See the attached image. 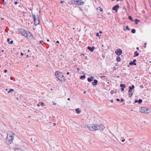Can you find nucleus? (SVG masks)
<instances>
[{"label":"nucleus","instance_id":"5701e85b","mask_svg":"<svg viewBox=\"0 0 151 151\" xmlns=\"http://www.w3.org/2000/svg\"><path fill=\"white\" fill-rule=\"evenodd\" d=\"M131 32L132 33H135V32H136V30H135V29H132L131 30Z\"/></svg>","mask_w":151,"mask_h":151},{"label":"nucleus","instance_id":"a18cd8bd","mask_svg":"<svg viewBox=\"0 0 151 151\" xmlns=\"http://www.w3.org/2000/svg\"><path fill=\"white\" fill-rule=\"evenodd\" d=\"M43 42V41H42V40L40 41V43H42Z\"/></svg>","mask_w":151,"mask_h":151},{"label":"nucleus","instance_id":"0eeeda50","mask_svg":"<svg viewBox=\"0 0 151 151\" xmlns=\"http://www.w3.org/2000/svg\"><path fill=\"white\" fill-rule=\"evenodd\" d=\"M84 3V1L82 0H76V5H83Z\"/></svg>","mask_w":151,"mask_h":151},{"label":"nucleus","instance_id":"9d476101","mask_svg":"<svg viewBox=\"0 0 151 151\" xmlns=\"http://www.w3.org/2000/svg\"><path fill=\"white\" fill-rule=\"evenodd\" d=\"M95 48L94 46H92V47L88 46V47L87 49L90 50L91 52H92L93 51Z\"/></svg>","mask_w":151,"mask_h":151},{"label":"nucleus","instance_id":"bf43d9fd","mask_svg":"<svg viewBox=\"0 0 151 151\" xmlns=\"http://www.w3.org/2000/svg\"><path fill=\"white\" fill-rule=\"evenodd\" d=\"M63 1H60V3H61V4L63 3Z\"/></svg>","mask_w":151,"mask_h":151},{"label":"nucleus","instance_id":"69168bd1","mask_svg":"<svg viewBox=\"0 0 151 151\" xmlns=\"http://www.w3.org/2000/svg\"><path fill=\"white\" fill-rule=\"evenodd\" d=\"M22 96H19V98L20 99H21V98H22Z\"/></svg>","mask_w":151,"mask_h":151},{"label":"nucleus","instance_id":"de8ad7c7","mask_svg":"<svg viewBox=\"0 0 151 151\" xmlns=\"http://www.w3.org/2000/svg\"><path fill=\"white\" fill-rule=\"evenodd\" d=\"M125 141V139H124L122 140V142H123Z\"/></svg>","mask_w":151,"mask_h":151},{"label":"nucleus","instance_id":"6e6552de","mask_svg":"<svg viewBox=\"0 0 151 151\" xmlns=\"http://www.w3.org/2000/svg\"><path fill=\"white\" fill-rule=\"evenodd\" d=\"M115 52L116 55H120L122 53V50L120 49L116 50L115 51Z\"/></svg>","mask_w":151,"mask_h":151},{"label":"nucleus","instance_id":"58836bf2","mask_svg":"<svg viewBox=\"0 0 151 151\" xmlns=\"http://www.w3.org/2000/svg\"><path fill=\"white\" fill-rule=\"evenodd\" d=\"M136 61V59H134L133 60V62H134V63H135V62Z\"/></svg>","mask_w":151,"mask_h":151},{"label":"nucleus","instance_id":"5fc2aeb1","mask_svg":"<svg viewBox=\"0 0 151 151\" xmlns=\"http://www.w3.org/2000/svg\"><path fill=\"white\" fill-rule=\"evenodd\" d=\"M111 102L112 103L113 101V100H111Z\"/></svg>","mask_w":151,"mask_h":151},{"label":"nucleus","instance_id":"393cba45","mask_svg":"<svg viewBox=\"0 0 151 151\" xmlns=\"http://www.w3.org/2000/svg\"><path fill=\"white\" fill-rule=\"evenodd\" d=\"M14 91V90L13 89H10L9 91H8V93H10L11 92Z\"/></svg>","mask_w":151,"mask_h":151},{"label":"nucleus","instance_id":"72a5a7b5","mask_svg":"<svg viewBox=\"0 0 151 151\" xmlns=\"http://www.w3.org/2000/svg\"><path fill=\"white\" fill-rule=\"evenodd\" d=\"M10 40L9 38H8L7 39V41L8 42H9H9H10Z\"/></svg>","mask_w":151,"mask_h":151},{"label":"nucleus","instance_id":"79ce46f5","mask_svg":"<svg viewBox=\"0 0 151 151\" xmlns=\"http://www.w3.org/2000/svg\"><path fill=\"white\" fill-rule=\"evenodd\" d=\"M99 10L101 12H102L103 11V9L102 8H101Z\"/></svg>","mask_w":151,"mask_h":151},{"label":"nucleus","instance_id":"052dcab7","mask_svg":"<svg viewBox=\"0 0 151 151\" xmlns=\"http://www.w3.org/2000/svg\"><path fill=\"white\" fill-rule=\"evenodd\" d=\"M99 33H102V32L101 31H100L99 32Z\"/></svg>","mask_w":151,"mask_h":151},{"label":"nucleus","instance_id":"338daca9","mask_svg":"<svg viewBox=\"0 0 151 151\" xmlns=\"http://www.w3.org/2000/svg\"><path fill=\"white\" fill-rule=\"evenodd\" d=\"M135 24H137L138 23L137 22H135Z\"/></svg>","mask_w":151,"mask_h":151},{"label":"nucleus","instance_id":"4d7b16f0","mask_svg":"<svg viewBox=\"0 0 151 151\" xmlns=\"http://www.w3.org/2000/svg\"><path fill=\"white\" fill-rule=\"evenodd\" d=\"M37 106H40V105L39 104H37Z\"/></svg>","mask_w":151,"mask_h":151},{"label":"nucleus","instance_id":"13d9d810","mask_svg":"<svg viewBox=\"0 0 151 151\" xmlns=\"http://www.w3.org/2000/svg\"><path fill=\"white\" fill-rule=\"evenodd\" d=\"M56 124L55 123H54L53 124V126H55Z\"/></svg>","mask_w":151,"mask_h":151},{"label":"nucleus","instance_id":"774afa93","mask_svg":"<svg viewBox=\"0 0 151 151\" xmlns=\"http://www.w3.org/2000/svg\"><path fill=\"white\" fill-rule=\"evenodd\" d=\"M4 50H1V52H4Z\"/></svg>","mask_w":151,"mask_h":151},{"label":"nucleus","instance_id":"f704fd0d","mask_svg":"<svg viewBox=\"0 0 151 151\" xmlns=\"http://www.w3.org/2000/svg\"><path fill=\"white\" fill-rule=\"evenodd\" d=\"M96 36L97 37L99 36V33H97L96 34Z\"/></svg>","mask_w":151,"mask_h":151},{"label":"nucleus","instance_id":"a19ab883","mask_svg":"<svg viewBox=\"0 0 151 151\" xmlns=\"http://www.w3.org/2000/svg\"><path fill=\"white\" fill-rule=\"evenodd\" d=\"M14 3L15 5H17L18 4V2L17 1H15Z\"/></svg>","mask_w":151,"mask_h":151},{"label":"nucleus","instance_id":"f03ea898","mask_svg":"<svg viewBox=\"0 0 151 151\" xmlns=\"http://www.w3.org/2000/svg\"><path fill=\"white\" fill-rule=\"evenodd\" d=\"M55 75L56 77L61 81L64 82L65 81V78L63 73L56 71L55 73Z\"/></svg>","mask_w":151,"mask_h":151},{"label":"nucleus","instance_id":"bb28decb","mask_svg":"<svg viewBox=\"0 0 151 151\" xmlns=\"http://www.w3.org/2000/svg\"><path fill=\"white\" fill-rule=\"evenodd\" d=\"M86 78V76H85V75H83V76H81L80 77V78L81 79H83V78Z\"/></svg>","mask_w":151,"mask_h":151},{"label":"nucleus","instance_id":"ddd939ff","mask_svg":"<svg viewBox=\"0 0 151 151\" xmlns=\"http://www.w3.org/2000/svg\"><path fill=\"white\" fill-rule=\"evenodd\" d=\"M98 81L97 80H94V82H93L92 84L93 86H96L98 83Z\"/></svg>","mask_w":151,"mask_h":151},{"label":"nucleus","instance_id":"1a4fd4ad","mask_svg":"<svg viewBox=\"0 0 151 151\" xmlns=\"http://www.w3.org/2000/svg\"><path fill=\"white\" fill-rule=\"evenodd\" d=\"M97 127L98 128V129H99L100 130H103L105 128L101 124L98 125L97 124Z\"/></svg>","mask_w":151,"mask_h":151},{"label":"nucleus","instance_id":"864d4df0","mask_svg":"<svg viewBox=\"0 0 151 151\" xmlns=\"http://www.w3.org/2000/svg\"><path fill=\"white\" fill-rule=\"evenodd\" d=\"M56 43H59V42L58 41H57V42H56Z\"/></svg>","mask_w":151,"mask_h":151},{"label":"nucleus","instance_id":"ea45409f","mask_svg":"<svg viewBox=\"0 0 151 151\" xmlns=\"http://www.w3.org/2000/svg\"><path fill=\"white\" fill-rule=\"evenodd\" d=\"M7 70H5L4 71V72L5 73H6L7 72Z\"/></svg>","mask_w":151,"mask_h":151},{"label":"nucleus","instance_id":"e2e57ef3","mask_svg":"<svg viewBox=\"0 0 151 151\" xmlns=\"http://www.w3.org/2000/svg\"><path fill=\"white\" fill-rule=\"evenodd\" d=\"M86 93V91H84V92H83V93Z\"/></svg>","mask_w":151,"mask_h":151},{"label":"nucleus","instance_id":"37998d69","mask_svg":"<svg viewBox=\"0 0 151 151\" xmlns=\"http://www.w3.org/2000/svg\"><path fill=\"white\" fill-rule=\"evenodd\" d=\"M140 87L141 88H143V86L142 85H141L140 86Z\"/></svg>","mask_w":151,"mask_h":151},{"label":"nucleus","instance_id":"9b49d317","mask_svg":"<svg viewBox=\"0 0 151 151\" xmlns=\"http://www.w3.org/2000/svg\"><path fill=\"white\" fill-rule=\"evenodd\" d=\"M134 86L133 85H132L131 86H129L128 92H130V91H132V90L134 89Z\"/></svg>","mask_w":151,"mask_h":151},{"label":"nucleus","instance_id":"2f4dec72","mask_svg":"<svg viewBox=\"0 0 151 151\" xmlns=\"http://www.w3.org/2000/svg\"><path fill=\"white\" fill-rule=\"evenodd\" d=\"M146 45H147V43L146 42L144 43V47H146Z\"/></svg>","mask_w":151,"mask_h":151},{"label":"nucleus","instance_id":"f3484780","mask_svg":"<svg viewBox=\"0 0 151 151\" xmlns=\"http://www.w3.org/2000/svg\"><path fill=\"white\" fill-rule=\"evenodd\" d=\"M129 64L130 65H136V64L135 63H134L133 61H131L129 63Z\"/></svg>","mask_w":151,"mask_h":151},{"label":"nucleus","instance_id":"603ef678","mask_svg":"<svg viewBox=\"0 0 151 151\" xmlns=\"http://www.w3.org/2000/svg\"><path fill=\"white\" fill-rule=\"evenodd\" d=\"M116 101H120V100L119 99H116Z\"/></svg>","mask_w":151,"mask_h":151},{"label":"nucleus","instance_id":"dca6fc26","mask_svg":"<svg viewBox=\"0 0 151 151\" xmlns=\"http://www.w3.org/2000/svg\"><path fill=\"white\" fill-rule=\"evenodd\" d=\"M76 113L78 114H80L81 112V110L78 108H77L76 109Z\"/></svg>","mask_w":151,"mask_h":151},{"label":"nucleus","instance_id":"7ed1b4c3","mask_svg":"<svg viewBox=\"0 0 151 151\" xmlns=\"http://www.w3.org/2000/svg\"><path fill=\"white\" fill-rule=\"evenodd\" d=\"M22 35L26 37L28 39L30 40L33 38V36L29 31L25 30L21 34Z\"/></svg>","mask_w":151,"mask_h":151},{"label":"nucleus","instance_id":"aec40b11","mask_svg":"<svg viewBox=\"0 0 151 151\" xmlns=\"http://www.w3.org/2000/svg\"><path fill=\"white\" fill-rule=\"evenodd\" d=\"M120 86L121 87H123V88H124L126 87V85L125 84H121L120 85Z\"/></svg>","mask_w":151,"mask_h":151},{"label":"nucleus","instance_id":"4c0bfd02","mask_svg":"<svg viewBox=\"0 0 151 151\" xmlns=\"http://www.w3.org/2000/svg\"><path fill=\"white\" fill-rule=\"evenodd\" d=\"M135 21H137L138 22H140V20H138L137 19H136L135 20Z\"/></svg>","mask_w":151,"mask_h":151},{"label":"nucleus","instance_id":"b1692460","mask_svg":"<svg viewBox=\"0 0 151 151\" xmlns=\"http://www.w3.org/2000/svg\"><path fill=\"white\" fill-rule=\"evenodd\" d=\"M135 55L136 56H138L139 55V53H137V51H136L134 53V56H135Z\"/></svg>","mask_w":151,"mask_h":151},{"label":"nucleus","instance_id":"423d86ee","mask_svg":"<svg viewBox=\"0 0 151 151\" xmlns=\"http://www.w3.org/2000/svg\"><path fill=\"white\" fill-rule=\"evenodd\" d=\"M150 110L147 108L144 107H142L139 109V111L142 113L147 114L150 113Z\"/></svg>","mask_w":151,"mask_h":151},{"label":"nucleus","instance_id":"cd10ccee","mask_svg":"<svg viewBox=\"0 0 151 151\" xmlns=\"http://www.w3.org/2000/svg\"><path fill=\"white\" fill-rule=\"evenodd\" d=\"M142 100L141 99H139L138 101V103L140 104L142 102Z\"/></svg>","mask_w":151,"mask_h":151},{"label":"nucleus","instance_id":"680f3d73","mask_svg":"<svg viewBox=\"0 0 151 151\" xmlns=\"http://www.w3.org/2000/svg\"><path fill=\"white\" fill-rule=\"evenodd\" d=\"M139 47H137L136 48V49H137V50H138V49H139Z\"/></svg>","mask_w":151,"mask_h":151},{"label":"nucleus","instance_id":"c03bdc74","mask_svg":"<svg viewBox=\"0 0 151 151\" xmlns=\"http://www.w3.org/2000/svg\"><path fill=\"white\" fill-rule=\"evenodd\" d=\"M138 102V100H135V101H134V102H135V103H137V102Z\"/></svg>","mask_w":151,"mask_h":151},{"label":"nucleus","instance_id":"6e6d98bb","mask_svg":"<svg viewBox=\"0 0 151 151\" xmlns=\"http://www.w3.org/2000/svg\"><path fill=\"white\" fill-rule=\"evenodd\" d=\"M69 72H67V75H69Z\"/></svg>","mask_w":151,"mask_h":151},{"label":"nucleus","instance_id":"6ab92c4d","mask_svg":"<svg viewBox=\"0 0 151 151\" xmlns=\"http://www.w3.org/2000/svg\"><path fill=\"white\" fill-rule=\"evenodd\" d=\"M128 95L129 97H131L133 95V93L132 91L128 92Z\"/></svg>","mask_w":151,"mask_h":151},{"label":"nucleus","instance_id":"0e129e2a","mask_svg":"<svg viewBox=\"0 0 151 151\" xmlns=\"http://www.w3.org/2000/svg\"><path fill=\"white\" fill-rule=\"evenodd\" d=\"M68 100L69 101L70 100V99L69 98H68Z\"/></svg>","mask_w":151,"mask_h":151},{"label":"nucleus","instance_id":"8fccbe9b","mask_svg":"<svg viewBox=\"0 0 151 151\" xmlns=\"http://www.w3.org/2000/svg\"><path fill=\"white\" fill-rule=\"evenodd\" d=\"M77 70L78 71H79L80 70V69L79 68H77Z\"/></svg>","mask_w":151,"mask_h":151},{"label":"nucleus","instance_id":"20e7f679","mask_svg":"<svg viewBox=\"0 0 151 151\" xmlns=\"http://www.w3.org/2000/svg\"><path fill=\"white\" fill-rule=\"evenodd\" d=\"M87 128L91 131H94L98 129L97 124H91L87 125Z\"/></svg>","mask_w":151,"mask_h":151},{"label":"nucleus","instance_id":"a211bd4d","mask_svg":"<svg viewBox=\"0 0 151 151\" xmlns=\"http://www.w3.org/2000/svg\"><path fill=\"white\" fill-rule=\"evenodd\" d=\"M15 151H23L21 148H16L14 150Z\"/></svg>","mask_w":151,"mask_h":151},{"label":"nucleus","instance_id":"c85d7f7f","mask_svg":"<svg viewBox=\"0 0 151 151\" xmlns=\"http://www.w3.org/2000/svg\"><path fill=\"white\" fill-rule=\"evenodd\" d=\"M126 29L127 30H130V29L129 27L128 26H127L126 27Z\"/></svg>","mask_w":151,"mask_h":151},{"label":"nucleus","instance_id":"a878e982","mask_svg":"<svg viewBox=\"0 0 151 151\" xmlns=\"http://www.w3.org/2000/svg\"><path fill=\"white\" fill-rule=\"evenodd\" d=\"M129 19L132 21H133V20L132 17L131 16H129L128 17Z\"/></svg>","mask_w":151,"mask_h":151},{"label":"nucleus","instance_id":"412c9836","mask_svg":"<svg viewBox=\"0 0 151 151\" xmlns=\"http://www.w3.org/2000/svg\"><path fill=\"white\" fill-rule=\"evenodd\" d=\"M116 60L117 62H120L121 60V58L120 57L118 56L116 58Z\"/></svg>","mask_w":151,"mask_h":151},{"label":"nucleus","instance_id":"49530a36","mask_svg":"<svg viewBox=\"0 0 151 151\" xmlns=\"http://www.w3.org/2000/svg\"><path fill=\"white\" fill-rule=\"evenodd\" d=\"M53 105H56V103H53Z\"/></svg>","mask_w":151,"mask_h":151},{"label":"nucleus","instance_id":"f8f14e48","mask_svg":"<svg viewBox=\"0 0 151 151\" xmlns=\"http://www.w3.org/2000/svg\"><path fill=\"white\" fill-rule=\"evenodd\" d=\"M94 77L92 76H91L90 78L88 79V81L89 82H91V81L93 80Z\"/></svg>","mask_w":151,"mask_h":151},{"label":"nucleus","instance_id":"c756f323","mask_svg":"<svg viewBox=\"0 0 151 151\" xmlns=\"http://www.w3.org/2000/svg\"><path fill=\"white\" fill-rule=\"evenodd\" d=\"M117 9H118L119 8V6L118 5H117L115 6Z\"/></svg>","mask_w":151,"mask_h":151},{"label":"nucleus","instance_id":"39448f33","mask_svg":"<svg viewBox=\"0 0 151 151\" xmlns=\"http://www.w3.org/2000/svg\"><path fill=\"white\" fill-rule=\"evenodd\" d=\"M33 17L34 24L36 26L39 24L40 23L38 15L37 13H34L33 15Z\"/></svg>","mask_w":151,"mask_h":151},{"label":"nucleus","instance_id":"7c9ffc66","mask_svg":"<svg viewBox=\"0 0 151 151\" xmlns=\"http://www.w3.org/2000/svg\"><path fill=\"white\" fill-rule=\"evenodd\" d=\"M13 41L12 40L10 42H9V43L10 44H12L13 43Z\"/></svg>","mask_w":151,"mask_h":151},{"label":"nucleus","instance_id":"c9c22d12","mask_svg":"<svg viewBox=\"0 0 151 151\" xmlns=\"http://www.w3.org/2000/svg\"><path fill=\"white\" fill-rule=\"evenodd\" d=\"M120 101L121 102H122L124 100L123 99H121L120 100Z\"/></svg>","mask_w":151,"mask_h":151},{"label":"nucleus","instance_id":"4be33fe9","mask_svg":"<svg viewBox=\"0 0 151 151\" xmlns=\"http://www.w3.org/2000/svg\"><path fill=\"white\" fill-rule=\"evenodd\" d=\"M112 9L113 10H115L116 11V12L117 11V9L116 8V7H115V6H113L112 7Z\"/></svg>","mask_w":151,"mask_h":151},{"label":"nucleus","instance_id":"f257e3e1","mask_svg":"<svg viewBox=\"0 0 151 151\" xmlns=\"http://www.w3.org/2000/svg\"><path fill=\"white\" fill-rule=\"evenodd\" d=\"M14 134L11 132H8L6 138V142L8 145L11 144L14 139Z\"/></svg>","mask_w":151,"mask_h":151},{"label":"nucleus","instance_id":"2eb2a0df","mask_svg":"<svg viewBox=\"0 0 151 151\" xmlns=\"http://www.w3.org/2000/svg\"><path fill=\"white\" fill-rule=\"evenodd\" d=\"M18 31L21 33V34L22 33L23 31H24V29H22V28H20V29H18Z\"/></svg>","mask_w":151,"mask_h":151},{"label":"nucleus","instance_id":"09e8293b","mask_svg":"<svg viewBox=\"0 0 151 151\" xmlns=\"http://www.w3.org/2000/svg\"><path fill=\"white\" fill-rule=\"evenodd\" d=\"M81 55H84V54H83V53H82L81 54Z\"/></svg>","mask_w":151,"mask_h":151},{"label":"nucleus","instance_id":"3c124183","mask_svg":"<svg viewBox=\"0 0 151 151\" xmlns=\"http://www.w3.org/2000/svg\"><path fill=\"white\" fill-rule=\"evenodd\" d=\"M21 55H23V53L22 52L21 53Z\"/></svg>","mask_w":151,"mask_h":151},{"label":"nucleus","instance_id":"e433bc0d","mask_svg":"<svg viewBox=\"0 0 151 151\" xmlns=\"http://www.w3.org/2000/svg\"><path fill=\"white\" fill-rule=\"evenodd\" d=\"M124 90V88H123V87H121V91H123Z\"/></svg>","mask_w":151,"mask_h":151},{"label":"nucleus","instance_id":"473e14b6","mask_svg":"<svg viewBox=\"0 0 151 151\" xmlns=\"http://www.w3.org/2000/svg\"><path fill=\"white\" fill-rule=\"evenodd\" d=\"M41 104L42 105L45 106V105H44V104L42 102L41 103Z\"/></svg>","mask_w":151,"mask_h":151},{"label":"nucleus","instance_id":"4468645a","mask_svg":"<svg viewBox=\"0 0 151 151\" xmlns=\"http://www.w3.org/2000/svg\"><path fill=\"white\" fill-rule=\"evenodd\" d=\"M76 0H72L70 1V4H76Z\"/></svg>","mask_w":151,"mask_h":151}]
</instances>
